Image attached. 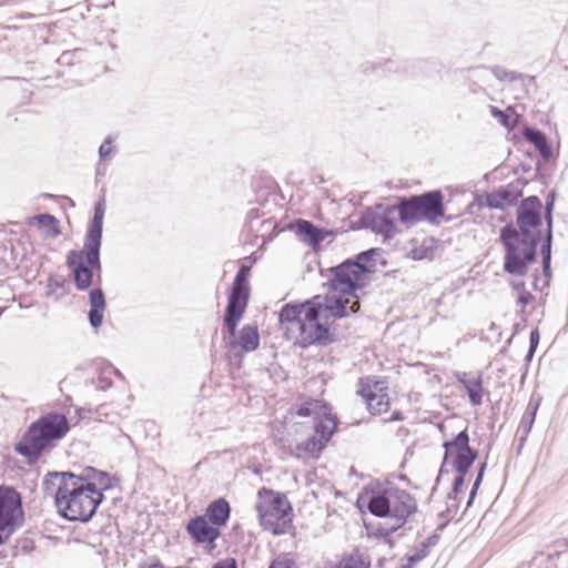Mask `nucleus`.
Here are the masks:
<instances>
[{
	"label": "nucleus",
	"mask_w": 568,
	"mask_h": 568,
	"mask_svg": "<svg viewBox=\"0 0 568 568\" xmlns=\"http://www.w3.org/2000/svg\"><path fill=\"white\" fill-rule=\"evenodd\" d=\"M466 474L458 473V476L454 479V491L457 494L464 485V477Z\"/></svg>",
	"instance_id": "4c0bfd02"
},
{
	"label": "nucleus",
	"mask_w": 568,
	"mask_h": 568,
	"mask_svg": "<svg viewBox=\"0 0 568 568\" xmlns=\"http://www.w3.org/2000/svg\"><path fill=\"white\" fill-rule=\"evenodd\" d=\"M212 568H237V562L234 558H225L215 562Z\"/></svg>",
	"instance_id": "72a5a7b5"
},
{
	"label": "nucleus",
	"mask_w": 568,
	"mask_h": 568,
	"mask_svg": "<svg viewBox=\"0 0 568 568\" xmlns=\"http://www.w3.org/2000/svg\"><path fill=\"white\" fill-rule=\"evenodd\" d=\"M485 468H486V463H483L480 468H479L477 478H476V480L474 483V486H473V489H471V493H470V499H469L468 504H470L471 499L474 498V496L476 494L477 488L479 487V485H480V483L483 480Z\"/></svg>",
	"instance_id": "473e14b6"
},
{
	"label": "nucleus",
	"mask_w": 568,
	"mask_h": 568,
	"mask_svg": "<svg viewBox=\"0 0 568 568\" xmlns=\"http://www.w3.org/2000/svg\"><path fill=\"white\" fill-rule=\"evenodd\" d=\"M551 210L552 202L547 204V237L546 242L542 244L541 254H542V277H538L536 273H531L527 276V281L514 280L510 285L516 293L517 304L525 308L528 304L534 301V296L530 293V290L542 291L545 287L549 285L551 278L550 271V258H551Z\"/></svg>",
	"instance_id": "6e6552de"
},
{
	"label": "nucleus",
	"mask_w": 568,
	"mask_h": 568,
	"mask_svg": "<svg viewBox=\"0 0 568 568\" xmlns=\"http://www.w3.org/2000/svg\"><path fill=\"white\" fill-rule=\"evenodd\" d=\"M367 507L373 515L390 519L389 524L381 525L376 530V535L388 536L416 510V501L407 491L386 484L372 490Z\"/></svg>",
	"instance_id": "0eeeda50"
},
{
	"label": "nucleus",
	"mask_w": 568,
	"mask_h": 568,
	"mask_svg": "<svg viewBox=\"0 0 568 568\" xmlns=\"http://www.w3.org/2000/svg\"><path fill=\"white\" fill-rule=\"evenodd\" d=\"M268 568H293V561L286 557H278Z\"/></svg>",
	"instance_id": "2f4dec72"
},
{
	"label": "nucleus",
	"mask_w": 568,
	"mask_h": 568,
	"mask_svg": "<svg viewBox=\"0 0 568 568\" xmlns=\"http://www.w3.org/2000/svg\"><path fill=\"white\" fill-rule=\"evenodd\" d=\"M260 345V335L257 328L251 325L244 326L237 339L231 342V349L240 347L244 352H253Z\"/></svg>",
	"instance_id": "412c9836"
},
{
	"label": "nucleus",
	"mask_w": 568,
	"mask_h": 568,
	"mask_svg": "<svg viewBox=\"0 0 568 568\" xmlns=\"http://www.w3.org/2000/svg\"><path fill=\"white\" fill-rule=\"evenodd\" d=\"M296 234L303 242L313 246L320 244L326 236V233L323 230L305 220L298 221L296 225Z\"/></svg>",
	"instance_id": "4be33fe9"
},
{
	"label": "nucleus",
	"mask_w": 568,
	"mask_h": 568,
	"mask_svg": "<svg viewBox=\"0 0 568 568\" xmlns=\"http://www.w3.org/2000/svg\"><path fill=\"white\" fill-rule=\"evenodd\" d=\"M303 427H295L294 432L297 433L300 432V429H302Z\"/></svg>",
	"instance_id": "a19ab883"
},
{
	"label": "nucleus",
	"mask_w": 568,
	"mask_h": 568,
	"mask_svg": "<svg viewBox=\"0 0 568 568\" xmlns=\"http://www.w3.org/2000/svg\"><path fill=\"white\" fill-rule=\"evenodd\" d=\"M104 213L105 204L103 201H100L94 207V215L84 237V242L89 243L90 248L92 246H101Z\"/></svg>",
	"instance_id": "6ab92c4d"
},
{
	"label": "nucleus",
	"mask_w": 568,
	"mask_h": 568,
	"mask_svg": "<svg viewBox=\"0 0 568 568\" xmlns=\"http://www.w3.org/2000/svg\"><path fill=\"white\" fill-rule=\"evenodd\" d=\"M539 404H540V398L531 397L527 405L526 412H525L521 423H520V427L525 435H527L530 432V429L534 425Z\"/></svg>",
	"instance_id": "a878e982"
},
{
	"label": "nucleus",
	"mask_w": 568,
	"mask_h": 568,
	"mask_svg": "<svg viewBox=\"0 0 568 568\" xmlns=\"http://www.w3.org/2000/svg\"><path fill=\"white\" fill-rule=\"evenodd\" d=\"M47 237H57L60 234L58 220L50 214H39L33 216Z\"/></svg>",
	"instance_id": "393cba45"
},
{
	"label": "nucleus",
	"mask_w": 568,
	"mask_h": 568,
	"mask_svg": "<svg viewBox=\"0 0 568 568\" xmlns=\"http://www.w3.org/2000/svg\"><path fill=\"white\" fill-rule=\"evenodd\" d=\"M463 384L466 388V392H467L470 403L474 406L480 405L481 398H483V389H481L480 379L479 378L466 379V381H463Z\"/></svg>",
	"instance_id": "bb28decb"
},
{
	"label": "nucleus",
	"mask_w": 568,
	"mask_h": 568,
	"mask_svg": "<svg viewBox=\"0 0 568 568\" xmlns=\"http://www.w3.org/2000/svg\"><path fill=\"white\" fill-rule=\"evenodd\" d=\"M69 430V420L63 414L49 413L28 426L14 444V452L33 464L52 450Z\"/></svg>",
	"instance_id": "39448f33"
},
{
	"label": "nucleus",
	"mask_w": 568,
	"mask_h": 568,
	"mask_svg": "<svg viewBox=\"0 0 568 568\" xmlns=\"http://www.w3.org/2000/svg\"><path fill=\"white\" fill-rule=\"evenodd\" d=\"M90 312L89 321L94 328H99L103 323L105 310V297L101 288H94L90 292Z\"/></svg>",
	"instance_id": "aec40b11"
},
{
	"label": "nucleus",
	"mask_w": 568,
	"mask_h": 568,
	"mask_svg": "<svg viewBox=\"0 0 568 568\" xmlns=\"http://www.w3.org/2000/svg\"><path fill=\"white\" fill-rule=\"evenodd\" d=\"M420 560V556L414 555L408 557L407 562L402 566V568H412L416 562Z\"/></svg>",
	"instance_id": "58836bf2"
},
{
	"label": "nucleus",
	"mask_w": 568,
	"mask_h": 568,
	"mask_svg": "<svg viewBox=\"0 0 568 568\" xmlns=\"http://www.w3.org/2000/svg\"><path fill=\"white\" fill-rule=\"evenodd\" d=\"M501 125L511 130L516 126L518 121V114L514 111L513 108H507L505 111H501V116L498 119Z\"/></svg>",
	"instance_id": "c756f323"
},
{
	"label": "nucleus",
	"mask_w": 568,
	"mask_h": 568,
	"mask_svg": "<svg viewBox=\"0 0 568 568\" xmlns=\"http://www.w3.org/2000/svg\"><path fill=\"white\" fill-rule=\"evenodd\" d=\"M538 343H539V332H538V329H534L530 333V347H529V354H528L529 357L532 356Z\"/></svg>",
	"instance_id": "c9c22d12"
},
{
	"label": "nucleus",
	"mask_w": 568,
	"mask_h": 568,
	"mask_svg": "<svg viewBox=\"0 0 568 568\" xmlns=\"http://www.w3.org/2000/svg\"><path fill=\"white\" fill-rule=\"evenodd\" d=\"M541 202L537 196L525 199L517 212V227L506 225L500 231L504 245V271L514 276H526L536 263V247L540 240Z\"/></svg>",
	"instance_id": "f03ea898"
},
{
	"label": "nucleus",
	"mask_w": 568,
	"mask_h": 568,
	"mask_svg": "<svg viewBox=\"0 0 568 568\" xmlns=\"http://www.w3.org/2000/svg\"><path fill=\"white\" fill-rule=\"evenodd\" d=\"M69 430V420L63 414L49 413L28 426L14 444V452L33 464L52 450Z\"/></svg>",
	"instance_id": "20e7f679"
},
{
	"label": "nucleus",
	"mask_w": 568,
	"mask_h": 568,
	"mask_svg": "<svg viewBox=\"0 0 568 568\" xmlns=\"http://www.w3.org/2000/svg\"><path fill=\"white\" fill-rule=\"evenodd\" d=\"M367 405V409L379 415L386 413L389 406V398L384 382H376L371 378L362 379L357 392Z\"/></svg>",
	"instance_id": "4468645a"
},
{
	"label": "nucleus",
	"mask_w": 568,
	"mask_h": 568,
	"mask_svg": "<svg viewBox=\"0 0 568 568\" xmlns=\"http://www.w3.org/2000/svg\"><path fill=\"white\" fill-rule=\"evenodd\" d=\"M256 510L261 525L274 535L283 534L291 521V505L287 498L265 488L258 491Z\"/></svg>",
	"instance_id": "1a4fd4ad"
},
{
	"label": "nucleus",
	"mask_w": 568,
	"mask_h": 568,
	"mask_svg": "<svg viewBox=\"0 0 568 568\" xmlns=\"http://www.w3.org/2000/svg\"><path fill=\"white\" fill-rule=\"evenodd\" d=\"M101 246H92L84 242L82 250H72L67 255V266L73 273L74 284L78 290L89 288L93 282L94 271H101Z\"/></svg>",
	"instance_id": "9b49d317"
},
{
	"label": "nucleus",
	"mask_w": 568,
	"mask_h": 568,
	"mask_svg": "<svg viewBox=\"0 0 568 568\" xmlns=\"http://www.w3.org/2000/svg\"><path fill=\"white\" fill-rule=\"evenodd\" d=\"M444 447L443 467L450 463L457 473L467 474L477 457V453L469 447L467 433L460 432L452 442H446Z\"/></svg>",
	"instance_id": "ddd939ff"
},
{
	"label": "nucleus",
	"mask_w": 568,
	"mask_h": 568,
	"mask_svg": "<svg viewBox=\"0 0 568 568\" xmlns=\"http://www.w3.org/2000/svg\"><path fill=\"white\" fill-rule=\"evenodd\" d=\"M399 417L397 415L393 416L392 419H398Z\"/></svg>",
	"instance_id": "79ce46f5"
},
{
	"label": "nucleus",
	"mask_w": 568,
	"mask_h": 568,
	"mask_svg": "<svg viewBox=\"0 0 568 568\" xmlns=\"http://www.w3.org/2000/svg\"><path fill=\"white\" fill-rule=\"evenodd\" d=\"M42 486L45 495L54 497L59 514L72 521L90 520L103 500V494L89 489L71 473L48 474Z\"/></svg>",
	"instance_id": "7ed1b4c3"
},
{
	"label": "nucleus",
	"mask_w": 568,
	"mask_h": 568,
	"mask_svg": "<svg viewBox=\"0 0 568 568\" xmlns=\"http://www.w3.org/2000/svg\"><path fill=\"white\" fill-rule=\"evenodd\" d=\"M296 415L301 417L312 416L315 419V434L306 440H297L291 438L292 429L287 432V438L283 439V448L290 455L297 458L312 457L318 458L327 442L333 436L337 420L336 416L331 413V408L322 404L320 400H308L301 405L296 410Z\"/></svg>",
	"instance_id": "423d86ee"
},
{
	"label": "nucleus",
	"mask_w": 568,
	"mask_h": 568,
	"mask_svg": "<svg viewBox=\"0 0 568 568\" xmlns=\"http://www.w3.org/2000/svg\"><path fill=\"white\" fill-rule=\"evenodd\" d=\"M511 193L507 190H499L488 195V205L495 209H503L505 204L513 202Z\"/></svg>",
	"instance_id": "c85d7f7f"
},
{
	"label": "nucleus",
	"mask_w": 568,
	"mask_h": 568,
	"mask_svg": "<svg viewBox=\"0 0 568 568\" xmlns=\"http://www.w3.org/2000/svg\"><path fill=\"white\" fill-rule=\"evenodd\" d=\"M209 521L200 516L189 523L187 531L197 542H212L219 537V529Z\"/></svg>",
	"instance_id": "f3484780"
},
{
	"label": "nucleus",
	"mask_w": 568,
	"mask_h": 568,
	"mask_svg": "<svg viewBox=\"0 0 568 568\" xmlns=\"http://www.w3.org/2000/svg\"><path fill=\"white\" fill-rule=\"evenodd\" d=\"M251 267L241 265L232 286L231 294L225 311V326L232 336H235V329L239 321L241 320L250 296L248 277Z\"/></svg>",
	"instance_id": "f8f14e48"
},
{
	"label": "nucleus",
	"mask_w": 568,
	"mask_h": 568,
	"mask_svg": "<svg viewBox=\"0 0 568 568\" xmlns=\"http://www.w3.org/2000/svg\"><path fill=\"white\" fill-rule=\"evenodd\" d=\"M490 113L494 118L499 119L501 116V111L496 106H490Z\"/></svg>",
	"instance_id": "ea45409f"
},
{
	"label": "nucleus",
	"mask_w": 568,
	"mask_h": 568,
	"mask_svg": "<svg viewBox=\"0 0 568 568\" xmlns=\"http://www.w3.org/2000/svg\"><path fill=\"white\" fill-rule=\"evenodd\" d=\"M371 564L362 555H351L331 568H369Z\"/></svg>",
	"instance_id": "cd10ccee"
},
{
	"label": "nucleus",
	"mask_w": 568,
	"mask_h": 568,
	"mask_svg": "<svg viewBox=\"0 0 568 568\" xmlns=\"http://www.w3.org/2000/svg\"><path fill=\"white\" fill-rule=\"evenodd\" d=\"M363 223L376 234L390 239L396 233L394 220L385 212H367L363 215Z\"/></svg>",
	"instance_id": "dca6fc26"
},
{
	"label": "nucleus",
	"mask_w": 568,
	"mask_h": 568,
	"mask_svg": "<svg viewBox=\"0 0 568 568\" xmlns=\"http://www.w3.org/2000/svg\"><path fill=\"white\" fill-rule=\"evenodd\" d=\"M373 250L361 253L357 261L347 260L329 271L325 296L316 295L303 304H286L280 312V327L285 337L306 348L327 345L333 341L326 324L329 320L346 317L359 308L356 291L365 285L372 268L365 263Z\"/></svg>",
	"instance_id": "f257e3e1"
},
{
	"label": "nucleus",
	"mask_w": 568,
	"mask_h": 568,
	"mask_svg": "<svg viewBox=\"0 0 568 568\" xmlns=\"http://www.w3.org/2000/svg\"><path fill=\"white\" fill-rule=\"evenodd\" d=\"M20 497L13 489H0V527L16 526L21 517Z\"/></svg>",
	"instance_id": "2eb2a0df"
},
{
	"label": "nucleus",
	"mask_w": 568,
	"mask_h": 568,
	"mask_svg": "<svg viewBox=\"0 0 568 568\" xmlns=\"http://www.w3.org/2000/svg\"><path fill=\"white\" fill-rule=\"evenodd\" d=\"M524 136L535 145L544 159L549 160L552 156L551 148L549 146L544 133L535 129H526L524 131Z\"/></svg>",
	"instance_id": "5701e85b"
},
{
	"label": "nucleus",
	"mask_w": 568,
	"mask_h": 568,
	"mask_svg": "<svg viewBox=\"0 0 568 568\" xmlns=\"http://www.w3.org/2000/svg\"><path fill=\"white\" fill-rule=\"evenodd\" d=\"M139 568H164L158 558H149L139 565Z\"/></svg>",
	"instance_id": "f704fd0d"
},
{
	"label": "nucleus",
	"mask_w": 568,
	"mask_h": 568,
	"mask_svg": "<svg viewBox=\"0 0 568 568\" xmlns=\"http://www.w3.org/2000/svg\"><path fill=\"white\" fill-rule=\"evenodd\" d=\"M113 150H112V141H111V138H108L105 139V141L101 144L100 149H99V155H100V159H106L108 156H110L112 154Z\"/></svg>",
	"instance_id": "7c9ffc66"
},
{
	"label": "nucleus",
	"mask_w": 568,
	"mask_h": 568,
	"mask_svg": "<svg viewBox=\"0 0 568 568\" xmlns=\"http://www.w3.org/2000/svg\"><path fill=\"white\" fill-rule=\"evenodd\" d=\"M78 478L82 479L89 489L99 494H103L104 490L111 489L114 486V479L108 473L92 467L85 468L82 476Z\"/></svg>",
	"instance_id": "a211bd4d"
},
{
	"label": "nucleus",
	"mask_w": 568,
	"mask_h": 568,
	"mask_svg": "<svg viewBox=\"0 0 568 568\" xmlns=\"http://www.w3.org/2000/svg\"><path fill=\"white\" fill-rule=\"evenodd\" d=\"M206 516L213 525H224L230 516V506L225 500L219 499L210 505Z\"/></svg>",
	"instance_id": "b1692460"
},
{
	"label": "nucleus",
	"mask_w": 568,
	"mask_h": 568,
	"mask_svg": "<svg viewBox=\"0 0 568 568\" xmlns=\"http://www.w3.org/2000/svg\"><path fill=\"white\" fill-rule=\"evenodd\" d=\"M14 526L0 527V545L4 544L12 534Z\"/></svg>",
	"instance_id": "e433bc0d"
},
{
	"label": "nucleus",
	"mask_w": 568,
	"mask_h": 568,
	"mask_svg": "<svg viewBox=\"0 0 568 568\" xmlns=\"http://www.w3.org/2000/svg\"><path fill=\"white\" fill-rule=\"evenodd\" d=\"M397 209L400 221L406 224L422 220L436 221L444 215L443 194L440 191H430L403 199Z\"/></svg>",
	"instance_id": "9d476101"
}]
</instances>
